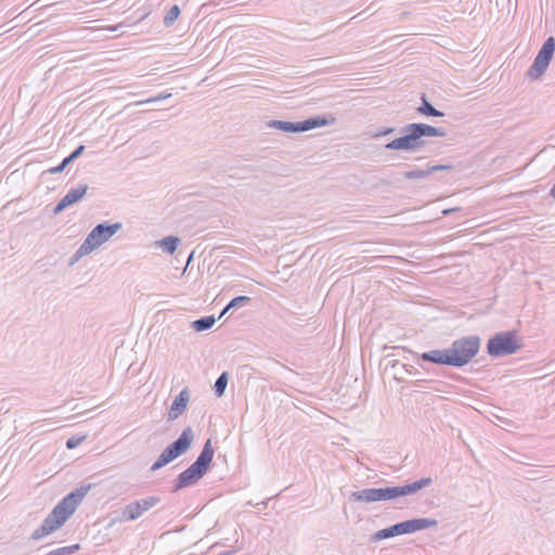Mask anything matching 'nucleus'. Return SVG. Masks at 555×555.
<instances>
[{
  "instance_id": "obj_27",
  "label": "nucleus",
  "mask_w": 555,
  "mask_h": 555,
  "mask_svg": "<svg viewBox=\"0 0 555 555\" xmlns=\"http://www.w3.org/2000/svg\"><path fill=\"white\" fill-rule=\"evenodd\" d=\"M85 151V145H78L65 159L72 164L74 160H76L79 156L82 155Z\"/></svg>"
},
{
  "instance_id": "obj_4",
  "label": "nucleus",
  "mask_w": 555,
  "mask_h": 555,
  "mask_svg": "<svg viewBox=\"0 0 555 555\" xmlns=\"http://www.w3.org/2000/svg\"><path fill=\"white\" fill-rule=\"evenodd\" d=\"M90 488V485L82 486L69 492L54 506L42 522L53 532L61 528L75 513L77 506L82 502Z\"/></svg>"
},
{
  "instance_id": "obj_8",
  "label": "nucleus",
  "mask_w": 555,
  "mask_h": 555,
  "mask_svg": "<svg viewBox=\"0 0 555 555\" xmlns=\"http://www.w3.org/2000/svg\"><path fill=\"white\" fill-rule=\"evenodd\" d=\"M334 120L335 119L333 117H331V120H328L326 116L318 115L301 121L269 120L267 122V127L286 133H298L327 126Z\"/></svg>"
},
{
  "instance_id": "obj_15",
  "label": "nucleus",
  "mask_w": 555,
  "mask_h": 555,
  "mask_svg": "<svg viewBox=\"0 0 555 555\" xmlns=\"http://www.w3.org/2000/svg\"><path fill=\"white\" fill-rule=\"evenodd\" d=\"M190 401V390L188 387H184L178 396L173 399L170 410L168 413L169 421L177 420L185 410L188 406V403Z\"/></svg>"
},
{
  "instance_id": "obj_31",
  "label": "nucleus",
  "mask_w": 555,
  "mask_h": 555,
  "mask_svg": "<svg viewBox=\"0 0 555 555\" xmlns=\"http://www.w3.org/2000/svg\"><path fill=\"white\" fill-rule=\"evenodd\" d=\"M270 501V498H268L267 500H263L257 504H255V506L259 509V511H264L268 506V502Z\"/></svg>"
},
{
  "instance_id": "obj_33",
  "label": "nucleus",
  "mask_w": 555,
  "mask_h": 555,
  "mask_svg": "<svg viewBox=\"0 0 555 555\" xmlns=\"http://www.w3.org/2000/svg\"><path fill=\"white\" fill-rule=\"evenodd\" d=\"M550 195L555 198V182H554V185L552 186V189L550 191Z\"/></svg>"
},
{
  "instance_id": "obj_5",
  "label": "nucleus",
  "mask_w": 555,
  "mask_h": 555,
  "mask_svg": "<svg viewBox=\"0 0 555 555\" xmlns=\"http://www.w3.org/2000/svg\"><path fill=\"white\" fill-rule=\"evenodd\" d=\"M193 441V429L192 427L188 426L182 430L180 436L160 453L157 460L152 464L150 470L156 472L186 453Z\"/></svg>"
},
{
  "instance_id": "obj_32",
  "label": "nucleus",
  "mask_w": 555,
  "mask_h": 555,
  "mask_svg": "<svg viewBox=\"0 0 555 555\" xmlns=\"http://www.w3.org/2000/svg\"><path fill=\"white\" fill-rule=\"evenodd\" d=\"M230 309H227V306L222 309L220 315H219V319L222 318L225 313H228Z\"/></svg>"
},
{
  "instance_id": "obj_6",
  "label": "nucleus",
  "mask_w": 555,
  "mask_h": 555,
  "mask_svg": "<svg viewBox=\"0 0 555 555\" xmlns=\"http://www.w3.org/2000/svg\"><path fill=\"white\" fill-rule=\"evenodd\" d=\"M481 338L478 335H468L455 339L449 347L452 366L462 367L475 358L480 349Z\"/></svg>"
},
{
  "instance_id": "obj_20",
  "label": "nucleus",
  "mask_w": 555,
  "mask_h": 555,
  "mask_svg": "<svg viewBox=\"0 0 555 555\" xmlns=\"http://www.w3.org/2000/svg\"><path fill=\"white\" fill-rule=\"evenodd\" d=\"M179 243L180 238L178 236L170 235L160 240L158 245L165 253L172 255L177 250Z\"/></svg>"
},
{
  "instance_id": "obj_34",
  "label": "nucleus",
  "mask_w": 555,
  "mask_h": 555,
  "mask_svg": "<svg viewBox=\"0 0 555 555\" xmlns=\"http://www.w3.org/2000/svg\"><path fill=\"white\" fill-rule=\"evenodd\" d=\"M454 210H455V209H444V210L442 211V214H443L444 216H447V215H450V214H451L452 211H454Z\"/></svg>"
},
{
  "instance_id": "obj_23",
  "label": "nucleus",
  "mask_w": 555,
  "mask_h": 555,
  "mask_svg": "<svg viewBox=\"0 0 555 555\" xmlns=\"http://www.w3.org/2000/svg\"><path fill=\"white\" fill-rule=\"evenodd\" d=\"M250 301L251 298L248 296H237L229 301V304L227 305V309H236L248 305Z\"/></svg>"
},
{
  "instance_id": "obj_16",
  "label": "nucleus",
  "mask_w": 555,
  "mask_h": 555,
  "mask_svg": "<svg viewBox=\"0 0 555 555\" xmlns=\"http://www.w3.org/2000/svg\"><path fill=\"white\" fill-rule=\"evenodd\" d=\"M452 168V165H433L428 166L426 169H413L405 171L403 177L408 180L424 179L436 171L451 170Z\"/></svg>"
},
{
  "instance_id": "obj_29",
  "label": "nucleus",
  "mask_w": 555,
  "mask_h": 555,
  "mask_svg": "<svg viewBox=\"0 0 555 555\" xmlns=\"http://www.w3.org/2000/svg\"><path fill=\"white\" fill-rule=\"evenodd\" d=\"M395 131H396V129L392 127H384V128L379 129L373 137L374 138L384 137V135L391 134Z\"/></svg>"
},
{
  "instance_id": "obj_21",
  "label": "nucleus",
  "mask_w": 555,
  "mask_h": 555,
  "mask_svg": "<svg viewBox=\"0 0 555 555\" xmlns=\"http://www.w3.org/2000/svg\"><path fill=\"white\" fill-rule=\"evenodd\" d=\"M229 382V373L222 372L219 377L216 379L214 385V391L217 397H222L224 395L227 385Z\"/></svg>"
},
{
  "instance_id": "obj_24",
  "label": "nucleus",
  "mask_w": 555,
  "mask_h": 555,
  "mask_svg": "<svg viewBox=\"0 0 555 555\" xmlns=\"http://www.w3.org/2000/svg\"><path fill=\"white\" fill-rule=\"evenodd\" d=\"M92 250L91 248H86V242L83 241L82 244L78 247V249L75 251V254L72 256L69 263L74 264L77 262L81 257L90 254Z\"/></svg>"
},
{
  "instance_id": "obj_25",
  "label": "nucleus",
  "mask_w": 555,
  "mask_h": 555,
  "mask_svg": "<svg viewBox=\"0 0 555 555\" xmlns=\"http://www.w3.org/2000/svg\"><path fill=\"white\" fill-rule=\"evenodd\" d=\"M53 531L48 528L43 522L31 533L30 538L33 540H40L46 535L52 533Z\"/></svg>"
},
{
  "instance_id": "obj_19",
  "label": "nucleus",
  "mask_w": 555,
  "mask_h": 555,
  "mask_svg": "<svg viewBox=\"0 0 555 555\" xmlns=\"http://www.w3.org/2000/svg\"><path fill=\"white\" fill-rule=\"evenodd\" d=\"M216 323V318L214 315L202 317L192 322V328L195 332H204L210 330Z\"/></svg>"
},
{
  "instance_id": "obj_11",
  "label": "nucleus",
  "mask_w": 555,
  "mask_h": 555,
  "mask_svg": "<svg viewBox=\"0 0 555 555\" xmlns=\"http://www.w3.org/2000/svg\"><path fill=\"white\" fill-rule=\"evenodd\" d=\"M121 228L122 224L120 222H102L96 224L85 240L86 248H91L93 251L113 237Z\"/></svg>"
},
{
  "instance_id": "obj_3",
  "label": "nucleus",
  "mask_w": 555,
  "mask_h": 555,
  "mask_svg": "<svg viewBox=\"0 0 555 555\" xmlns=\"http://www.w3.org/2000/svg\"><path fill=\"white\" fill-rule=\"evenodd\" d=\"M214 454L211 440L207 439L196 460L175 479L172 492L196 485L209 470Z\"/></svg>"
},
{
  "instance_id": "obj_28",
  "label": "nucleus",
  "mask_w": 555,
  "mask_h": 555,
  "mask_svg": "<svg viewBox=\"0 0 555 555\" xmlns=\"http://www.w3.org/2000/svg\"><path fill=\"white\" fill-rule=\"evenodd\" d=\"M69 165V163L64 158L57 166L55 167H51L50 169H48L46 172L48 173H51V175H54V173H60L62 172L67 166Z\"/></svg>"
},
{
  "instance_id": "obj_12",
  "label": "nucleus",
  "mask_w": 555,
  "mask_h": 555,
  "mask_svg": "<svg viewBox=\"0 0 555 555\" xmlns=\"http://www.w3.org/2000/svg\"><path fill=\"white\" fill-rule=\"evenodd\" d=\"M87 184H79L77 188L69 190L65 196L56 204L53 209L54 215H59L67 207L78 203L83 198L88 191Z\"/></svg>"
},
{
  "instance_id": "obj_1",
  "label": "nucleus",
  "mask_w": 555,
  "mask_h": 555,
  "mask_svg": "<svg viewBox=\"0 0 555 555\" xmlns=\"http://www.w3.org/2000/svg\"><path fill=\"white\" fill-rule=\"evenodd\" d=\"M433 483L430 477H423L411 483L385 487V488H365L359 491H353L349 495L350 501L362 503H374L380 501H391L401 496H406L416 493L417 491L429 487Z\"/></svg>"
},
{
  "instance_id": "obj_35",
  "label": "nucleus",
  "mask_w": 555,
  "mask_h": 555,
  "mask_svg": "<svg viewBox=\"0 0 555 555\" xmlns=\"http://www.w3.org/2000/svg\"><path fill=\"white\" fill-rule=\"evenodd\" d=\"M233 554H234V551H224L219 555H233Z\"/></svg>"
},
{
  "instance_id": "obj_13",
  "label": "nucleus",
  "mask_w": 555,
  "mask_h": 555,
  "mask_svg": "<svg viewBox=\"0 0 555 555\" xmlns=\"http://www.w3.org/2000/svg\"><path fill=\"white\" fill-rule=\"evenodd\" d=\"M437 525L438 521L433 518H413L398 522V526L401 530V535L436 527Z\"/></svg>"
},
{
  "instance_id": "obj_7",
  "label": "nucleus",
  "mask_w": 555,
  "mask_h": 555,
  "mask_svg": "<svg viewBox=\"0 0 555 555\" xmlns=\"http://www.w3.org/2000/svg\"><path fill=\"white\" fill-rule=\"evenodd\" d=\"M520 348L516 331L496 333L487 343V352L494 358L513 354Z\"/></svg>"
},
{
  "instance_id": "obj_10",
  "label": "nucleus",
  "mask_w": 555,
  "mask_h": 555,
  "mask_svg": "<svg viewBox=\"0 0 555 555\" xmlns=\"http://www.w3.org/2000/svg\"><path fill=\"white\" fill-rule=\"evenodd\" d=\"M159 502L160 498L154 495L131 502L122 509L120 517L111 519L109 527L116 522L135 520Z\"/></svg>"
},
{
  "instance_id": "obj_14",
  "label": "nucleus",
  "mask_w": 555,
  "mask_h": 555,
  "mask_svg": "<svg viewBox=\"0 0 555 555\" xmlns=\"http://www.w3.org/2000/svg\"><path fill=\"white\" fill-rule=\"evenodd\" d=\"M420 360L430 362L436 365L452 366L451 353L449 347L444 349H433L421 353Z\"/></svg>"
},
{
  "instance_id": "obj_9",
  "label": "nucleus",
  "mask_w": 555,
  "mask_h": 555,
  "mask_svg": "<svg viewBox=\"0 0 555 555\" xmlns=\"http://www.w3.org/2000/svg\"><path fill=\"white\" fill-rule=\"evenodd\" d=\"M554 52L555 38L548 37L535 55L532 65L529 67L526 74L527 77L531 80L539 79L548 68V65L554 56Z\"/></svg>"
},
{
  "instance_id": "obj_17",
  "label": "nucleus",
  "mask_w": 555,
  "mask_h": 555,
  "mask_svg": "<svg viewBox=\"0 0 555 555\" xmlns=\"http://www.w3.org/2000/svg\"><path fill=\"white\" fill-rule=\"evenodd\" d=\"M416 112L426 117H443L444 113L435 108L431 103L427 100L425 93L421 96V105L416 108Z\"/></svg>"
},
{
  "instance_id": "obj_2",
  "label": "nucleus",
  "mask_w": 555,
  "mask_h": 555,
  "mask_svg": "<svg viewBox=\"0 0 555 555\" xmlns=\"http://www.w3.org/2000/svg\"><path fill=\"white\" fill-rule=\"evenodd\" d=\"M401 137H398L385 145L387 150L415 152L425 145V137H444L443 128L434 127L423 122H412L401 129Z\"/></svg>"
},
{
  "instance_id": "obj_22",
  "label": "nucleus",
  "mask_w": 555,
  "mask_h": 555,
  "mask_svg": "<svg viewBox=\"0 0 555 555\" xmlns=\"http://www.w3.org/2000/svg\"><path fill=\"white\" fill-rule=\"evenodd\" d=\"M181 13V10L179 8V5L175 4L172 5L166 13L165 17H164V24L165 26L169 27L171 25H173V23L177 21V18L179 17Z\"/></svg>"
},
{
  "instance_id": "obj_18",
  "label": "nucleus",
  "mask_w": 555,
  "mask_h": 555,
  "mask_svg": "<svg viewBox=\"0 0 555 555\" xmlns=\"http://www.w3.org/2000/svg\"><path fill=\"white\" fill-rule=\"evenodd\" d=\"M397 535H401V530H400V527L398 526V522L390 526V527H387V528H384V529H380L378 531H376L372 537H371V541H380V540H385V539H389V538H393V537H397Z\"/></svg>"
},
{
  "instance_id": "obj_30",
  "label": "nucleus",
  "mask_w": 555,
  "mask_h": 555,
  "mask_svg": "<svg viewBox=\"0 0 555 555\" xmlns=\"http://www.w3.org/2000/svg\"><path fill=\"white\" fill-rule=\"evenodd\" d=\"M81 440V438L70 437L66 441V448L69 450L75 449L80 444Z\"/></svg>"
},
{
  "instance_id": "obj_26",
  "label": "nucleus",
  "mask_w": 555,
  "mask_h": 555,
  "mask_svg": "<svg viewBox=\"0 0 555 555\" xmlns=\"http://www.w3.org/2000/svg\"><path fill=\"white\" fill-rule=\"evenodd\" d=\"M169 98H171V93L163 92V93H159V94H157L155 96L149 98L145 101L135 102V105H142V104H145V103H154V102L163 101V100H166V99H169Z\"/></svg>"
}]
</instances>
